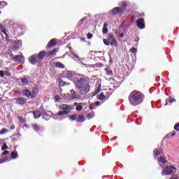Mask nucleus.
Segmentation results:
<instances>
[{
    "instance_id": "f257e3e1",
    "label": "nucleus",
    "mask_w": 179,
    "mask_h": 179,
    "mask_svg": "<svg viewBox=\"0 0 179 179\" xmlns=\"http://www.w3.org/2000/svg\"><path fill=\"white\" fill-rule=\"evenodd\" d=\"M75 87L77 89V93L74 90H70L71 94V99L79 100L80 96H85L90 92V85L87 81V79L85 77H81L80 79L76 80L74 82Z\"/></svg>"
},
{
    "instance_id": "f03ea898",
    "label": "nucleus",
    "mask_w": 179,
    "mask_h": 179,
    "mask_svg": "<svg viewBox=\"0 0 179 179\" xmlns=\"http://www.w3.org/2000/svg\"><path fill=\"white\" fill-rule=\"evenodd\" d=\"M129 101L134 107L139 106L143 101V94L138 91H133L129 96Z\"/></svg>"
},
{
    "instance_id": "7ed1b4c3",
    "label": "nucleus",
    "mask_w": 179,
    "mask_h": 179,
    "mask_svg": "<svg viewBox=\"0 0 179 179\" xmlns=\"http://www.w3.org/2000/svg\"><path fill=\"white\" fill-rule=\"evenodd\" d=\"M59 110L57 114L53 115V118L55 120H58V117H61V115H66L73 110V107L68 105V104H61L59 106Z\"/></svg>"
},
{
    "instance_id": "20e7f679",
    "label": "nucleus",
    "mask_w": 179,
    "mask_h": 179,
    "mask_svg": "<svg viewBox=\"0 0 179 179\" xmlns=\"http://www.w3.org/2000/svg\"><path fill=\"white\" fill-rule=\"evenodd\" d=\"M177 172V169L173 166H164L162 171V176H173Z\"/></svg>"
},
{
    "instance_id": "39448f33",
    "label": "nucleus",
    "mask_w": 179,
    "mask_h": 179,
    "mask_svg": "<svg viewBox=\"0 0 179 179\" xmlns=\"http://www.w3.org/2000/svg\"><path fill=\"white\" fill-rule=\"evenodd\" d=\"M108 41L110 45L113 47L117 46V39L115 38V36L113 34H109Z\"/></svg>"
},
{
    "instance_id": "423d86ee",
    "label": "nucleus",
    "mask_w": 179,
    "mask_h": 179,
    "mask_svg": "<svg viewBox=\"0 0 179 179\" xmlns=\"http://www.w3.org/2000/svg\"><path fill=\"white\" fill-rule=\"evenodd\" d=\"M136 24L138 29H145V20L143 18H139L136 21Z\"/></svg>"
},
{
    "instance_id": "0eeeda50",
    "label": "nucleus",
    "mask_w": 179,
    "mask_h": 179,
    "mask_svg": "<svg viewBox=\"0 0 179 179\" xmlns=\"http://www.w3.org/2000/svg\"><path fill=\"white\" fill-rule=\"evenodd\" d=\"M29 62L32 65H34V64H36V62H39L38 59H37V55H33L32 56H31L29 58Z\"/></svg>"
},
{
    "instance_id": "6e6552de",
    "label": "nucleus",
    "mask_w": 179,
    "mask_h": 179,
    "mask_svg": "<svg viewBox=\"0 0 179 179\" xmlns=\"http://www.w3.org/2000/svg\"><path fill=\"white\" fill-rule=\"evenodd\" d=\"M122 13V8L120 7H115L110 11L111 15H118V13Z\"/></svg>"
},
{
    "instance_id": "1a4fd4ad",
    "label": "nucleus",
    "mask_w": 179,
    "mask_h": 179,
    "mask_svg": "<svg viewBox=\"0 0 179 179\" xmlns=\"http://www.w3.org/2000/svg\"><path fill=\"white\" fill-rule=\"evenodd\" d=\"M45 54H47V52L41 51L39 52L38 55H36V58L38 59V62H40V60L43 59L44 57H45Z\"/></svg>"
},
{
    "instance_id": "9d476101",
    "label": "nucleus",
    "mask_w": 179,
    "mask_h": 179,
    "mask_svg": "<svg viewBox=\"0 0 179 179\" xmlns=\"http://www.w3.org/2000/svg\"><path fill=\"white\" fill-rule=\"evenodd\" d=\"M55 44H57V39L53 38L48 42V48H51V47H54Z\"/></svg>"
},
{
    "instance_id": "9b49d317",
    "label": "nucleus",
    "mask_w": 179,
    "mask_h": 179,
    "mask_svg": "<svg viewBox=\"0 0 179 179\" xmlns=\"http://www.w3.org/2000/svg\"><path fill=\"white\" fill-rule=\"evenodd\" d=\"M26 103V98L22 97L20 98L17 100L16 104H19L20 106H23Z\"/></svg>"
},
{
    "instance_id": "f8f14e48",
    "label": "nucleus",
    "mask_w": 179,
    "mask_h": 179,
    "mask_svg": "<svg viewBox=\"0 0 179 179\" xmlns=\"http://www.w3.org/2000/svg\"><path fill=\"white\" fill-rule=\"evenodd\" d=\"M74 106H76V110H77V111H82V109L83 108L82 103L78 104V103H75Z\"/></svg>"
},
{
    "instance_id": "ddd939ff",
    "label": "nucleus",
    "mask_w": 179,
    "mask_h": 179,
    "mask_svg": "<svg viewBox=\"0 0 179 179\" xmlns=\"http://www.w3.org/2000/svg\"><path fill=\"white\" fill-rule=\"evenodd\" d=\"M33 114L35 120H37V118H40V117H41V113L40 111H35L33 113Z\"/></svg>"
},
{
    "instance_id": "4468645a",
    "label": "nucleus",
    "mask_w": 179,
    "mask_h": 179,
    "mask_svg": "<svg viewBox=\"0 0 179 179\" xmlns=\"http://www.w3.org/2000/svg\"><path fill=\"white\" fill-rule=\"evenodd\" d=\"M107 26H108L107 23L103 24V27L102 29L103 34H107V33H108V29L107 28Z\"/></svg>"
},
{
    "instance_id": "2eb2a0df",
    "label": "nucleus",
    "mask_w": 179,
    "mask_h": 179,
    "mask_svg": "<svg viewBox=\"0 0 179 179\" xmlns=\"http://www.w3.org/2000/svg\"><path fill=\"white\" fill-rule=\"evenodd\" d=\"M57 52L58 50H57V49H53L49 52L48 55H51V57H55Z\"/></svg>"
},
{
    "instance_id": "dca6fc26",
    "label": "nucleus",
    "mask_w": 179,
    "mask_h": 179,
    "mask_svg": "<svg viewBox=\"0 0 179 179\" xmlns=\"http://www.w3.org/2000/svg\"><path fill=\"white\" fill-rule=\"evenodd\" d=\"M16 62H22V56L16 55L13 58Z\"/></svg>"
},
{
    "instance_id": "f3484780",
    "label": "nucleus",
    "mask_w": 179,
    "mask_h": 179,
    "mask_svg": "<svg viewBox=\"0 0 179 179\" xmlns=\"http://www.w3.org/2000/svg\"><path fill=\"white\" fill-rule=\"evenodd\" d=\"M77 121H78V122H84L85 116H83V115H78V118H77Z\"/></svg>"
},
{
    "instance_id": "a211bd4d",
    "label": "nucleus",
    "mask_w": 179,
    "mask_h": 179,
    "mask_svg": "<svg viewBox=\"0 0 179 179\" xmlns=\"http://www.w3.org/2000/svg\"><path fill=\"white\" fill-rule=\"evenodd\" d=\"M0 29H1L3 34H4L5 36V38H8V34H6V31H5V28H3V26H2V24H0Z\"/></svg>"
},
{
    "instance_id": "6ab92c4d",
    "label": "nucleus",
    "mask_w": 179,
    "mask_h": 179,
    "mask_svg": "<svg viewBox=\"0 0 179 179\" xmlns=\"http://www.w3.org/2000/svg\"><path fill=\"white\" fill-rule=\"evenodd\" d=\"M24 94L27 97H31V92H30V90H24Z\"/></svg>"
},
{
    "instance_id": "aec40b11",
    "label": "nucleus",
    "mask_w": 179,
    "mask_h": 179,
    "mask_svg": "<svg viewBox=\"0 0 179 179\" xmlns=\"http://www.w3.org/2000/svg\"><path fill=\"white\" fill-rule=\"evenodd\" d=\"M21 82L24 86H26V85L29 83V80H27L26 78H24L21 79Z\"/></svg>"
},
{
    "instance_id": "412c9836",
    "label": "nucleus",
    "mask_w": 179,
    "mask_h": 179,
    "mask_svg": "<svg viewBox=\"0 0 179 179\" xmlns=\"http://www.w3.org/2000/svg\"><path fill=\"white\" fill-rule=\"evenodd\" d=\"M5 69L6 71H4V75H6V76H12V74L10 73V71H9V69L6 68Z\"/></svg>"
},
{
    "instance_id": "4be33fe9",
    "label": "nucleus",
    "mask_w": 179,
    "mask_h": 179,
    "mask_svg": "<svg viewBox=\"0 0 179 179\" xmlns=\"http://www.w3.org/2000/svg\"><path fill=\"white\" fill-rule=\"evenodd\" d=\"M94 117V112H92V113H88V115H87V118L88 120H92V118H93Z\"/></svg>"
},
{
    "instance_id": "5701e85b",
    "label": "nucleus",
    "mask_w": 179,
    "mask_h": 179,
    "mask_svg": "<svg viewBox=\"0 0 179 179\" xmlns=\"http://www.w3.org/2000/svg\"><path fill=\"white\" fill-rule=\"evenodd\" d=\"M173 101H176V99H174V98H169L166 100L165 106H168L169 103H173Z\"/></svg>"
},
{
    "instance_id": "b1692460",
    "label": "nucleus",
    "mask_w": 179,
    "mask_h": 179,
    "mask_svg": "<svg viewBox=\"0 0 179 179\" xmlns=\"http://www.w3.org/2000/svg\"><path fill=\"white\" fill-rule=\"evenodd\" d=\"M56 66L57 68H61L62 69H64V64H62V63L57 62L56 63Z\"/></svg>"
},
{
    "instance_id": "393cba45",
    "label": "nucleus",
    "mask_w": 179,
    "mask_h": 179,
    "mask_svg": "<svg viewBox=\"0 0 179 179\" xmlns=\"http://www.w3.org/2000/svg\"><path fill=\"white\" fill-rule=\"evenodd\" d=\"M106 99V95H104L103 92H101L99 95V100H104Z\"/></svg>"
},
{
    "instance_id": "a878e982",
    "label": "nucleus",
    "mask_w": 179,
    "mask_h": 179,
    "mask_svg": "<svg viewBox=\"0 0 179 179\" xmlns=\"http://www.w3.org/2000/svg\"><path fill=\"white\" fill-rule=\"evenodd\" d=\"M12 159H16L17 157V152L15 151L14 152L11 153Z\"/></svg>"
},
{
    "instance_id": "bb28decb",
    "label": "nucleus",
    "mask_w": 179,
    "mask_h": 179,
    "mask_svg": "<svg viewBox=\"0 0 179 179\" xmlns=\"http://www.w3.org/2000/svg\"><path fill=\"white\" fill-rule=\"evenodd\" d=\"M103 66H104V65H103L100 63H97V64L94 65V68H103Z\"/></svg>"
},
{
    "instance_id": "cd10ccee",
    "label": "nucleus",
    "mask_w": 179,
    "mask_h": 179,
    "mask_svg": "<svg viewBox=\"0 0 179 179\" xmlns=\"http://www.w3.org/2000/svg\"><path fill=\"white\" fill-rule=\"evenodd\" d=\"M159 162L162 163L163 164H166V159H164L163 157H161L159 158Z\"/></svg>"
},
{
    "instance_id": "c85d7f7f",
    "label": "nucleus",
    "mask_w": 179,
    "mask_h": 179,
    "mask_svg": "<svg viewBox=\"0 0 179 179\" xmlns=\"http://www.w3.org/2000/svg\"><path fill=\"white\" fill-rule=\"evenodd\" d=\"M65 82H64V80H59V86H61V87H62V86H65Z\"/></svg>"
},
{
    "instance_id": "c756f323",
    "label": "nucleus",
    "mask_w": 179,
    "mask_h": 179,
    "mask_svg": "<svg viewBox=\"0 0 179 179\" xmlns=\"http://www.w3.org/2000/svg\"><path fill=\"white\" fill-rule=\"evenodd\" d=\"M69 120H71V121H75V120H76V115H70Z\"/></svg>"
},
{
    "instance_id": "7c9ffc66",
    "label": "nucleus",
    "mask_w": 179,
    "mask_h": 179,
    "mask_svg": "<svg viewBox=\"0 0 179 179\" xmlns=\"http://www.w3.org/2000/svg\"><path fill=\"white\" fill-rule=\"evenodd\" d=\"M33 128H34V131H40V129H41L40 127H38L37 124H34Z\"/></svg>"
},
{
    "instance_id": "2f4dec72",
    "label": "nucleus",
    "mask_w": 179,
    "mask_h": 179,
    "mask_svg": "<svg viewBox=\"0 0 179 179\" xmlns=\"http://www.w3.org/2000/svg\"><path fill=\"white\" fill-rule=\"evenodd\" d=\"M1 5H3V6L1 7ZM6 5H8V3L6 1H0V9L3 8V6H6Z\"/></svg>"
},
{
    "instance_id": "473e14b6",
    "label": "nucleus",
    "mask_w": 179,
    "mask_h": 179,
    "mask_svg": "<svg viewBox=\"0 0 179 179\" xmlns=\"http://www.w3.org/2000/svg\"><path fill=\"white\" fill-rule=\"evenodd\" d=\"M159 155H160V151L157 150H155L154 151V156H155V157H157V156H159Z\"/></svg>"
},
{
    "instance_id": "72a5a7b5",
    "label": "nucleus",
    "mask_w": 179,
    "mask_h": 179,
    "mask_svg": "<svg viewBox=\"0 0 179 179\" xmlns=\"http://www.w3.org/2000/svg\"><path fill=\"white\" fill-rule=\"evenodd\" d=\"M55 101H60V100H61V96H59V95L57 94V95H55Z\"/></svg>"
},
{
    "instance_id": "f704fd0d",
    "label": "nucleus",
    "mask_w": 179,
    "mask_h": 179,
    "mask_svg": "<svg viewBox=\"0 0 179 179\" xmlns=\"http://www.w3.org/2000/svg\"><path fill=\"white\" fill-rule=\"evenodd\" d=\"M8 132V130L6 129H2L0 131V135H3V134H6Z\"/></svg>"
},
{
    "instance_id": "c9c22d12",
    "label": "nucleus",
    "mask_w": 179,
    "mask_h": 179,
    "mask_svg": "<svg viewBox=\"0 0 179 179\" xmlns=\"http://www.w3.org/2000/svg\"><path fill=\"white\" fill-rule=\"evenodd\" d=\"M127 5L128 4L127 3V2H122L121 4V6L123 9H125V8H127Z\"/></svg>"
},
{
    "instance_id": "e433bc0d",
    "label": "nucleus",
    "mask_w": 179,
    "mask_h": 179,
    "mask_svg": "<svg viewBox=\"0 0 179 179\" xmlns=\"http://www.w3.org/2000/svg\"><path fill=\"white\" fill-rule=\"evenodd\" d=\"M103 43L105 44V45H110V41L107 39H103Z\"/></svg>"
},
{
    "instance_id": "4c0bfd02",
    "label": "nucleus",
    "mask_w": 179,
    "mask_h": 179,
    "mask_svg": "<svg viewBox=\"0 0 179 179\" xmlns=\"http://www.w3.org/2000/svg\"><path fill=\"white\" fill-rule=\"evenodd\" d=\"M130 51L131 52H133V54H135L138 50L135 48H131Z\"/></svg>"
},
{
    "instance_id": "58836bf2",
    "label": "nucleus",
    "mask_w": 179,
    "mask_h": 179,
    "mask_svg": "<svg viewBox=\"0 0 179 179\" xmlns=\"http://www.w3.org/2000/svg\"><path fill=\"white\" fill-rule=\"evenodd\" d=\"M0 76L1 78H3L5 76V71H0Z\"/></svg>"
},
{
    "instance_id": "ea45409f",
    "label": "nucleus",
    "mask_w": 179,
    "mask_h": 179,
    "mask_svg": "<svg viewBox=\"0 0 179 179\" xmlns=\"http://www.w3.org/2000/svg\"><path fill=\"white\" fill-rule=\"evenodd\" d=\"M85 20H87V17H84L80 20V23H83V22H85Z\"/></svg>"
},
{
    "instance_id": "a19ab883",
    "label": "nucleus",
    "mask_w": 179,
    "mask_h": 179,
    "mask_svg": "<svg viewBox=\"0 0 179 179\" xmlns=\"http://www.w3.org/2000/svg\"><path fill=\"white\" fill-rule=\"evenodd\" d=\"M93 37V34H87V38L88 40L92 39Z\"/></svg>"
},
{
    "instance_id": "79ce46f5",
    "label": "nucleus",
    "mask_w": 179,
    "mask_h": 179,
    "mask_svg": "<svg viewBox=\"0 0 179 179\" xmlns=\"http://www.w3.org/2000/svg\"><path fill=\"white\" fill-rule=\"evenodd\" d=\"M43 120H46V121L50 120V115H45V116H43Z\"/></svg>"
},
{
    "instance_id": "37998d69",
    "label": "nucleus",
    "mask_w": 179,
    "mask_h": 179,
    "mask_svg": "<svg viewBox=\"0 0 179 179\" xmlns=\"http://www.w3.org/2000/svg\"><path fill=\"white\" fill-rule=\"evenodd\" d=\"M3 156H6V155H9V151L5 150L2 153Z\"/></svg>"
},
{
    "instance_id": "c03bdc74",
    "label": "nucleus",
    "mask_w": 179,
    "mask_h": 179,
    "mask_svg": "<svg viewBox=\"0 0 179 179\" xmlns=\"http://www.w3.org/2000/svg\"><path fill=\"white\" fill-rule=\"evenodd\" d=\"M18 120H19V121H20V122H24V119L23 118V117H18Z\"/></svg>"
},
{
    "instance_id": "a18cd8bd",
    "label": "nucleus",
    "mask_w": 179,
    "mask_h": 179,
    "mask_svg": "<svg viewBox=\"0 0 179 179\" xmlns=\"http://www.w3.org/2000/svg\"><path fill=\"white\" fill-rule=\"evenodd\" d=\"M174 129H176V131H179V124H176L174 126Z\"/></svg>"
},
{
    "instance_id": "49530a36",
    "label": "nucleus",
    "mask_w": 179,
    "mask_h": 179,
    "mask_svg": "<svg viewBox=\"0 0 179 179\" xmlns=\"http://www.w3.org/2000/svg\"><path fill=\"white\" fill-rule=\"evenodd\" d=\"M6 149H8V145L5 143V144L3 145V147H2V148H1V150H5Z\"/></svg>"
},
{
    "instance_id": "de8ad7c7",
    "label": "nucleus",
    "mask_w": 179,
    "mask_h": 179,
    "mask_svg": "<svg viewBox=\"0 0 179 179\" xmlns=\"http://www.w3.org/2000/svg\"><path fill=\"white\" fill-rule=\"evenodd\" d=\"M95 106H100V101H96Z\"/></svg>"
},
{
    "instance_id": "09e8293b",
    "label": "nucleus",
    "mask_w": 179,
    "mask_h": 179,
    "mask_svg": "<svg viewBox=\"0 0 179 179\" xmlns=\"http://www.w3.org/2000/svg\"><path fill=\"white\" fill-rule=\"evenodd\" d=\"M120 38H122V37H124V34H121L120 35Z\"/></svg>"
},
{
    "instance_id": "8fccbe9b",
    "label": "nucleus",
    "mask_w": 179,
    "mask_h": 179,
    "mask_svg": "<svg viewBox=\"0 0 179 179\" xmlns=\"http://www.w3.org/2000/svg\"><path fill=\"white\" fill-rule=\"evenodd\" d=\"M135 41H136V43H138V41H139V38H136Z\"/></svg>"
},
{
    "instance_id": "3c124183",
    "label": "nucleus",
    "mask_w": 179,
    "mask_h": 179,
    "mask_svg": "<svg viewBox=\"0 0 179 179\" xmlns=\"http://www.w3.org/2000/svg\"><path fill=\"white\" fill-rule=\"evenodd\" d=\"M171 136H176V133H172Z\"/></svg>"
},
{
    "instance_id": "603ef678",
    "label": "nucleus",
    "mask_w": 179,
    "mask_h": 179,
    "mask_svg": "<svg viewBox=\"0 0 179 179\" xmlns=\"http://www.w3.org/2000/svg\"><path fill=\"white\" fill-rule=\"evenodd\" d=\"M169 179H178V178H173V177H171Z\"/></svg>"
},
{
    "instance_id": "864d4df0",
    "label": "nucleus",
    "mask_w": 179,
    "mask_h": 179,
    "mask_svg": "<svg viewBox=\"0 0 179 179\" xmlns=\"http://www.w3.org/2000/svg\"><path fill=\"white\" fill-rule=\"evenodd\" d=\"M109 75H111L113 76V71H110V74Z\"/></svg>"
},
{
    "instance_id": "5fc2aeb1",
    "label": "nucleus",
    "mask_w": 179,
    "mask_h": 179,
    "mask_svg": "<svg viewBox=\"0 0 179 179\" xmlns=\"http://www.w3.org/2000/svg\"><path fill=\"white\" fill-rule=\"evenodd\" d=\"M14 93H17V90H14Z\"/></svg>"
},
{
    "instance_id": "6e6d98bb",
    "label": "nucleus",
    "mask_w": 179,
    "mask_h": 179,
    "mask_svg": "<svg viewBox=\"0 0 179 179\" xmlns=\"http://www.w3.org/2000/svg\"><path fill=\"white\" fill-rule=\"evenodd\" d=\"M170 134H168V135H166V138H169V136Z\"/></svg>"
},
{
    "instance_id": "4d7b16f0",
    "label": "nucleus",
    "mask_w": 179,
    "mask_h": 179,
    "mask_svg": "<svg viewBox=\"0 0 179 179\" xmlns=\"http://www.w3.org/2000/svg\"><path fill=\"white\" fill-rule=\"evenodd\" d=\"M100 92V90H99L98 92H96V94H97V93H99Z\"/></svg>"
},
{
    "instance_id": "13d9d810",
    "label": "nucleus",
    "mask_w": 179,
    "mask_h": 179,
    "mask_svg": "<svg viewBox=\"0 0 179 179\" xmlns=\"http://www.w3.org/2000/svg\"><path fill=\"white\" fill-rule=\"evenodd\" d=\"M84 40H85V39H83V38H81V41H84Z\"/></svg>"
},
{
    "instance_id": "bf43d9fd",
    "label": "nucleus",
    "mask_w": 179,
    "mask_h": 179,
    "mask_svg": "<svg viewBox=\"0 0 179 179\" xmlns=\"http://www.w3.org/2000/svg\"><path fill=\"white\" fill-rule=\"evenodd\" d=\"M2 163H3V161L0 162V164H2Z\"/></svg>"
},
{
    "instance_id": "052dcab7",
    "label": "nucleus",
    "mask_w": 179,
    "mask_h": 179,
    "mask_svg": "<svg viewBox=\"0 0 179 179\" xmlns=\"http://www.w3.org/2000/svg\"><path fill=\"white\" fill-rule=\"evenodd\" d=\"M76 57V58H79V57H78V56H75Z\"/></svg>"
},
{
    "instance_id": "680f3d73",
    "label": "nucleus",
    "mask_w": 179,
    "mask_h": 179,
    "mask_svg": "<svg viewBox=\"0 0 179 179\" xmlns=\"http://www.w3.org/2000/svg\"><path fill=\"white\" fill-rule=\"evenodd\" d=\"M69 76H71V74H67Z\"/></svg>"
},
{
    "instance_id": "e2e57ef3",
    "label": "nucleus",
    "mask_w": 179,
    "mask_h": 179,
    "mask_svg": "<svg viewBox=\"0 0 179 179\" xmlns=\"http://www.w3.org/2000/svg\"><path fill=\"white\" fill-rule=\"evenodd\" d=\"M0 15H1V11H0Z\"/></svg>"
}]
</instances>
